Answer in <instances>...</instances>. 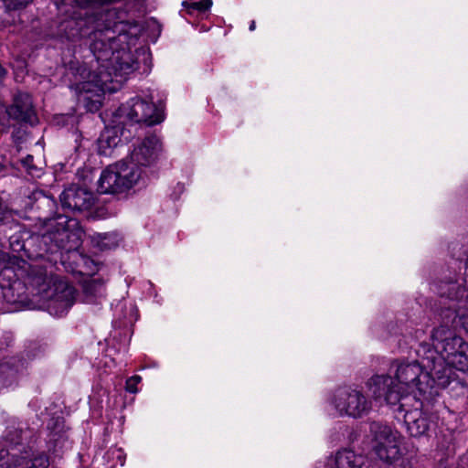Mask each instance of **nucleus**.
Returning <instances> with one entry per match:
<instances>
[{"instance_id": "7", "label": "nucleus", "mask_w": 468, "mask_h": 468, "mask_svg": "<svg viewBox=\"0 0 468 468\" xmlns=\"http://www.w3.org/2000/svg\"><path fill=\"white\" fill-rule=\"evenodd\" d=\"M328 401L332 409L342 417L360 419L372 410L371 399L358 387H340L334 391Z\"/></svg>"}, {"instance_id": "16", "label": "nucleus", "mask_w": 468, "mask_h": 468, "mask_svg": "<svg viewBox=\"0 0 468 468\" xmlns=\"http://www.w3.org/2000/svg\"><path fill=\"white\" fill-rule=\"evenodd\" d=\"M22 366L16 359L0 363V390L17 383Z\"/></svg>"}, {"instance_id": "1", "label": "nucleus", "mask_w": 468, "mask_h": 468, "mask_svg": "<svg viewBox=\"0 0 468 468\" xmlns=\"http://www.w3.org/2000/svg\"><path fill=\"white\" fill-rule=\"evenodd\" d=\"M90 19H70L67 22L69 39L89 37L90 50L96 59L98 72H92L86 63H72L69 67V88L82 97L85 107L96 112L101 107L104 92L113 91L122 78L135 69L136 61L132 48L136 45L140 33L135 23L126 20V13L114 8L101 13L90 27Z\"/></svg>"}, {"instance_id": "24", "label": "nucleus", "mask_w": 468, "mask_h": 468, "mask_svg": "<svg viewBox=\"0 0 468 468\" xmlns=\"http://www.w3.org/2000/svg\"><path fill=\"white\" fill-rule=\"evenodd\" d=\"M141 381L140 376H133L130 378L126 380V390L131 393H136L137 390V384Z\"/></svg>"}, {"instance_id": "12", "label": "nucleus", "mask_w": 468, "mask_h": 468, "mask_svg": "<svg viewBox=\"0 0 468 468\" xmlns=\"http://www.w3.org/2000/svg\"><path fill=\"white\" fill-rule=\"evenodd\" d=\"M63 208L71 211L89 209L93 205V195L84 188L70 186L66 188L59 197Z\"/></svg>"}, {"instance_id": "28", "label": "nucleus", "mask_w": 468, "mask_h": 468, "mask_svg": "<svg viewBox=\"0 0 468 468\" xmlns=\"http://www.w3.org/2000/svg\"><path fill=\"white\" fill-rule=\"evenodd\" d=\"M208 9H209V8H205V5H199L197 6V11H200V12H205V11H207V10H208Z\"/></svg>"}, {"instance_id": "21", "label": "nucleus", "mask_w": 468, "mask_h": 468, "mask_svg": "<svg viewBox=\"0 0 468 468\" xmlns=\"http://www.w3.org/2000/svg\"><path fill=\"white\" fill-rule=\"evenodd\" d=\"M93 241L101 250H111L117 247L121 238L117 233H98L93 237Z\"/></svg>"}, {"instance_id": "5", "label": "nucleus", "mask_w": 468, "mask_h": 468, "mask_svg": "<svg viewBox=\"0 0 468 468\" xmlns=\"http://www.w3.org/2000/svg\"><path fill=\"white\" fill-rule=\"evenodd\" d=\"M82 235L79 221L67 215H57L44 221L42 240L51 253L57 250H77L81 244Z\"/></svg>"}, {"instance_id": "27", "label": "nucleus", "mask_w": 468, "mask_h": 468, "mask_svg": "<svg viewBox=\"0 0 468 468\" xmlns=\"http://www.w3.org/2000/svg\"><path fill=\"white\" fill-rule=\"evenodd\" d=\"M32 156L31 155H28L26 160L24 161V164L25 165H28L30 164V162L32 161Z\"/></svg>"}, {"instance_id": "3", "label": "nucleus", "mask_w": 468, "mask_h": 468, "mask_svg": "<svg viewBox=\"0 0 468 468\" xmlns=\"http://www.w3.org/2000/svg\"><path fill=\"white\" fill-rule=\"evenodd\" d=\"M394 360L387 373L375 374L366 382L376 401L397 405L420 399L432 401L438 396L437 378L427 367V361Z\"/></svg>"}, {"instance_id": "4", "label": "nucleus", "mask_w": 468, "mask_h": 468, "mask_svg": "<svg viewBox=\"0 0 468 468\" xmlns=\"http://www.w3.org/2000/svg\"><path fill=\"white\" fill-rule=\"evenodd\" d=\"M32 283L38 288L42 298L47 300V309L51 315H63L74 303L75 289L53 277L47 269L35 268L32 271Z\"/></svg>"}, {"instance_id": "14", "label": "nucleus", "mask_w": 468, "mask_h": 468, "mask_svg": "<svg viewBox=\"0 0 468 468\" xmlns=\"http://www.w3.org/2000/svg\"><path fill=\"white\" fill-rule=\"evenodd\" d=\"M9 117L18 122H34L35 111L29 94L19 91L15 95L14 102L9 107Z\"/></svg>"}, {"instance_id": "15", "label": "nucleus", "mask_w": 468, "mask_h": 468, "mask_svg": "<svg viewBox=\"0 0 468 468\" xmlns=\"http://www.w3.org/2000/svg\"><path fill=\"white\" fill-rule=\"evenodd\" d=\"M365 463V456L357 454L352 450L343 449L328 457L325 468H363Z\"/></svg>"}, {"instance_id": "13", "label": "nucleus", "mask_w": 468, "mask_h": 468, "mask_svg": "<svg viewBox=\"0 0 468 468\" xmlns=\"http://www.w3.org/2000/svg\"><path fill=\"white\" fill-rule=\"evenodd\" d=\"M464 283L468 286V250L465 251ZM439 293L441 299L457 302L468 305V290L462 288L457 282H441L439 285Z\"/></svg>"}, {"instance_id": "29", "label": "nucleus", "mask_w": 468, "mask_h": 468, "mask_svg": "<svg viewBox=\"0 0 468 468\" xmlns=\"http://www.w3.org/2000/svg\"><path fill=\"white\" fill-rule=\"evenodd\" d=\"M254 29H255V22H254V21H252V22L250 23V31H252V30H254Z\"/></svg>"}, {"instance_id": "2", "label": "nucleus", "mask_w": 468, "mask_h": 468, "mask_svg": "<svg viewBox=\"0 0 468 468\" xmlns=\"http://www.w3.org/2000/svg\"><path fill=\"white\" fill-rule=\"evenodd\" d=\"M440 317L441 324L431 332L432 348L420 345V357L427 361V367L434 373L437 386L445 388L450 384L452 368L468 370V343L454 333L457 319L466 315L468 305L449 300H441Z\"/></svg>"}, {"instance_id": "11", "label": "nucleus", "mask_w": 468, "mask_h": 468, "mask_svg": "<svg viewBox=\"0 0 468 468\" xmlns=\"http://www.w3.org/2000/svg\"><path fill=\"white\" fill-rule=\"evenodd\" d=\"M162 146L159 138L150 135L139 142L130 154L129 162L144 170L158 159Z\"/></svg>"}, {"instance_id": "17", "label": "nucleus", "mask_w": 468, "mask_h": 468, "mask_svg": "<svg viewBox=\"0 0 468 468\" xmlns=\"http://www.w3.org/2000/svg\"><path fill=\"white\" fill-rule=\"evenodd\" d=\"M22 446L11 445L6 441H0V468H16L19 464Z\"/></svg>"}, {"instance_id": "22", "label": "nucleus", "mask_w": 468, "mask_h": 468, "mask_svg": "<svg viewBox=\"0 0 468 468\" xmlns=\"http://www.w3.org/2000/svg\"><path fill=\"white\" fill-rule=\"evenodd\" d=\"M106 458L109 462H112V466H122L125 462V454L121 448L112 447L106 452Z\"/></svg>"}, {"instance_id": "18", "label": "nucleus", "mask_w": 468, "mask_h": 468, "mask_svg": "<svg viewBox=\"0 0 468 468\" xmlns=\"http://www.w3.org/2000/svg\"><path fill=\"white\" fill-rule=\"evenodd\" d=\"M49 460L43 452H35L31 449L22 447L19 454L18 467L22 468H48Z\"/></svg>"}, {"instance_id": "6", "label": "nucleus", "mask_w": 468, "mask_h": 468, "mask_svg": "<svg viewBox=\"0 0 468 468\" xmlns=\"http://www.w3.org/2000/svg\"><path fill=\"white\" fill-rule=\"evenodd\" d=\"M145 170L135 167L129 161H121L105 168L98 182V191L101 194L122 193L135 186Z\"/></svg>"}, {"instance_id": "25", "label": "nucleus", "mask_w": 468, "mask_h": 468, "mask_svg": "<svg viewBox=\"0 0 468 468\" xmlns=\"http://www.w3.org/2000/svg\"><path fill=\"white\" fill-rule=\"evenodd\" d=\"M10 119L11 117H9V108H6L5 104L0 101V124L6 126Z\"/></svg>"}, {"instance_id": "20", "label": "nucleus", "mask_w": 468, "mask_h": 468, "mask_svg": "<svg viewBox=\"0 0 468 468\" xmlns=\"http://www.w3.org/2000/svg\"><path fill=\"white\" fill-rule=\"evenodd\" d=\"M118 131L115 128L106 129L98 139L100 154L111 155L112 150L120 144Z\"/></svg>"}, {"instance_id": "23", "label": "nucleus", "mask_w": 468, "mask_h": 468, "mask_svg": "<svg viewBox=\"0 0 468 468\" xmlns=\"http://www.w3.org/2000/svg\"><path fill=\"white\" fill-rule=\"evenodd\" d=\"M199 5H205V8H210V6L212 5V1L211 0H202V1L192 2V3L183 2V5L186 8H187L189 12L197 10V6Z\"/></svg>"}, {"instance_id": "9", "label": "nucleus", "mask_w": 468, "mask_h": 468, "mask_svg": "<svg viewBox=\"0 0 468 468\" xmlns=\"http://www.w3.org/2000/svg\"><path fill=\"white\" fill-rule=\"evenodd\" d=\"M119 123H145L154 125L164 120L161 108L154 102H148L140 98H133L122 104L115 112Z\"/></svg>"}, {"instance_id": "19", "label": "nucleus", "mask_w": 468, "mask_h": 468, "mask_svg": "<svg viewBox=\"0 0 468 468\" xmlns=\"http://www.w3.org/2000/svg\"><path fill=\"white\" fill-rule=\"evenodd\" d=\"M48 429L49 430L48 443L53 445L54 452L63 448L68 441L63 420L59 418L51 420Z\"/></svg>"}, {"instance_id": "26", "label": "nucleus", "mask_w": 468, "mask_h": 468, "mask_svg": "<svg viewBox=\"0 0 468 468\" xmlns=\"http://www.w3.org/2000/svg\"><path fill=\"white\" fill-rule=\"evenodd\" d=\"M97 287V284L94 282L87 283L85 286V292L87 293H92L93 290Z\"/></svg>"}, {"instance_id": "10", "label": "nucleus", "mask_w": 468, "mask_h": 468, "mask_svg": "<svg viewBox=\"0 0 468 468\" xmlns=\"http://www.w3.org/2000/svg\"><path fill=\"white\" fill-rule=\"evenodd\" d=\"M431 402L420 398L400 403L399 409L404 411V422L410 436H425L434 426L435 416L429 411Z\"/></svg>"}, {"instance_id": "8", "label": "nucleus", "mask_w": 468, "mask_h": 468, "mask_svg": "<svg viewBox=\"0 0 468 468\" xmlns=\"http://www.w3.org/2000/svg\"><path fill=\"white\" fill-rule=\"evenodd\" d=\"M373 437V451L383 462L392 463L404 454V437L392 427L381 422L373 421L369 425Z\"/></svg>"}]
</instances>
